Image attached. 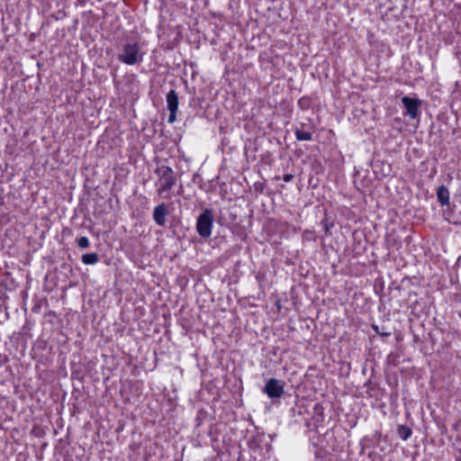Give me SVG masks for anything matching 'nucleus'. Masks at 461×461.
<instances>
[{"instance_id":"nucleus-11","label":"nucleus","mask_w":461,"mask_h":461,"mask_svg":"<svg viewBox=\"0 0 461 461\" xmlns=\"http://www.w3.org/2000/svg\"><path fill=\"white\" fill-rule=\"evenodd\" d=\"M398 434L402 439L406 440L411 435V430L410 428L402 425L398 428Z\"/></svg>"},{"instance_id":"nucleus-13","label":"nucleus","mask_w":461,"mask_h":461,"mask_svg":"<svg viewBox=\"0 0 461 461\" xmlns=\"http://www.w3.org/2000/svg\"><path fill=\"white\" fill-rule=\"evenodd\" d=\"M293 177H294L293 175H290V174L285 175L284 176V181L285 182H290L293 179Z\"/></svg>"},{"instance_id":"nucleus-3","label":"nucleus","mask_w":461,"mask_h":461,"mask_svg":"<svg viewBox=\"0 0 461 461\" xmlns=\"http://www.w3.org/2000/svg\"><path fill=\"white\" fill-rule=\"evenodd\" d=\"M213 221V212L211 209H204L203 212L198 216L196 221V230L202 238L207 239L212 235Z\"/></svg>"},{"instance_id":"nucleus-4","label":"nucleus","mask_w":461,"mask_h":461,"mask_svg":"<svg viewBox=\"0 0 461 461\" xmlns=\"http://www.w3.org/2000/svg\"><path fill=\"white\" fill-rule=\"evenodd\" d=\"M264 393L269 398H280L284 393V384L280 380L271 378L265 385Z\"/></svg>"},{"instance_id":"nucleus-1","label":"nucleus","mask_w":461,"mask_h":461,"mask_svg":"<svg viewBox=\"0 0 461 461\" xmlns=\"http://www.w3.org/2000/svg\"><path fill=\"white\" fill-rule=\"evenodd\" d=\"M156 174L158 176L157 182L158 194L161 196L169 197L168 194L176 185V177L173 170L167 166H161L157 168Z\"/></svg>"},{"instance_id":"nucleus-8","label":"nucleus","mask_w":461,"mask_h":461,"mask_svg":"<svg viewBox=\"0 0 461 461\" xmlns=\"http://www.w3.org/2000/svg\"><path fill=\"white\" fill-rule=\"evenodd\" d=\"M167 104L170 115H175L178 107V96L175 90H170L167 95Z\"/></svg>"},{"instance_id":"nucleus-6","label":"nucleus","mask_w":461,"mask_h":461,"mask_svg":"<svg viewBox=\"0 0 461 461\" xmlns=\"http://www.w3.org/2000/svg\"><path fill=\"white\" fill-rule=\"evenodd\" d=\"M402 102L409 115H417V113H419V107L421 104L420 100L417 98L404 96L402 97Z\"/></svg>"},{"instance_id":"nucleus-9","label":"nucleus","mask_w":461,"mask_h":461,"mask_svg":"<svg viewBox=\"0 0 461 461\" xmlns=\"http://www.w3.org/2000/svg\"><path fill=\"white\" fill-rule=\"evenodd\" d=\"M437 197L442 205H447L449 203V191L447 187L440 185L437 191Z\"/></svg>"},{"instance_id":"nucleus-5","label":"nucleus","mask_w":461,"mask_h":461,"mask_svg":"<svg viewBox=\"0 0 461 461\" xmlns=\"http://www.w3.org/2000/svg\"><path fill=\"white\" fill-rule=\"evenodd\" d=\"M308 122H303L301 127L295 129V136L298 140H311L314 131V124L307 119Z\"/></svg>"},{"instance_id":"nucleus-10","label":"nucleus","mask_w":461,"mask_h":461,"mask_svg":"<svg viewBox=\"0 0 461 461\" xmlns=\"http://www.w3.org/2000/svg\"><path fill=\"white\" fill-rule=\"evenodd\" d=\"M98 261V255L96 253L84 254L82 256V262L86 265H94Z\"/></svg>"},{"instance_id":"nucleus-7","label":"nucleus","mask_w":461,"mask_h":461,"mask_svg":"<svg viewBox=\"0 0 461 461\" xmlns=\"http://www.w3.org/2000/svg\"><path fill=\"white\" fill-rule=\"evenodd\" d=\"M167 213L168 210L166 204L161 203L156 206L153 212V218L156 223L159 226H164Z\"/></svg>"},{"instance_id":"nucleus-12","label":"nucleus","mask_w":461,"mask_h":461,"mask_svg":"<svg viewBox=\"0 0 461 461\" xmlns=\"http://www.w3.org/2000/svg\"><path fill=\"white\" fill-rule=\"evenodd\" d=\"M89 240L86 238V237H81L80 239L77 240V245L81 248V249H86L89 247Z\"/></svg>"},{"instance_id":"nucleus-14","label":"nucleus","mask_w":461,"mask_h":461,"mask_svg":"<svg viewBox=\"0 0 461 461\" xmlns=\"http://www.w3.org/2000/svg\"><path fill=\"white\" fill-rule=\"evenodd\" d=\"M176 120V117H168V122L173 123Z\"/></svg>"},{"instance_id":"nucleus-2","label":"nucleus","mask_w":461,"mask_h":461,"mask_svg":"<svg viewBox=\"0 0 461 461\" xmlns=\"http://www.w3.org/2000/svg\"><path fill=\"white\" fill-rule=\"evenodd\" d=\"M143 54L138 43H126L123 45L118 59L122 63L130 66L136 65L142 61Z\"/></svg>"}]
</instances>
